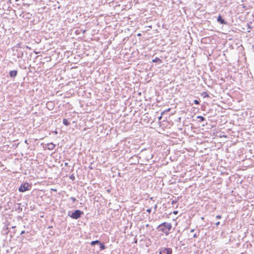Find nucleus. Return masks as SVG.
Here are the masks:
<instances>
[{
    "label": "nucleus",
    "instance_id": "nucleus-1",
    "mask_svg": "<svg viewBox=\"0 0 254 254\" xmlns=\"http://www.w3.org/2000/svg\"><path fill=\"white\" fill-rule=\"evenodd\" d=\"M172 227L171 223L163 222L158 225L156 229L158 231H161L164 233L166 236H167L169 234L170 231L172 229Z\"/></svg>",
    "mask_w": 254,
    "mask_h": 254
},
{
    "label": "nucleus",
    "instance_id": "nucleus-2",
    "mask_svg": "<svg viewBox=\"0 0 254 254\" xmlns=\"http://www.w3.org/2000/svg\"><path fill=\"white\" fill-rule=\"evenodd\" d=\"M83 212L77 209L75 210L74 211H68L67 213V215L69 216L70 218L73 219H78L80 218L82 215H83Z\"/></svg>",
    "mask_w": 254,
    "mask_h": 254
},
{
    "label": "nucleus",
    "instance_id": "nucleus-3",
    "mask_svg": "<svg viewBox=\"0 0 254 254\" xmlns=\"http://www.w3.org/2000/svg\"><path fill=\"white\" fill-rule=\"evenodd\" d=\"M31 188V186L28 183L22 184L19 187L18 190L20 192H25L27 190H29Z\"/></svg>",
    "mask_w": 254,
    "mask_h": 254
},
{
    "label": "nucleus",
    "instance_id": "nucleus-4",
    "mask_svg": "<svg viewBox=\"0 0 254 254\" xmlns=\"http://www.w3.org/2000/svg\"><path fill=\"white\" fill-rule=\"evenodd\" d=\"M172 250L171 248H161L160 250L159 254H172Z\"/></svg>",
    "mask_w": 254,
    "mask_h": 254
},
{
    "label": "nucleus",
    "instance_id": "nucleus-5",
    "mask_svg": "<svg viewBox=\"0 0 254 254\" xmlns=\"http://www.w3.org/2000/svg\"><path fill=\"white\" fill-rule=\"evenodd\" d=\"M54 107V103L52 101H49L46 104V107L49 110H52Z\"/></svg>",
    "mask_w": 254,
    "mask_h": 254
},
{
    "label": "nucleus",
    "instance_id": "nucleus-6",
    "mask_svg": "<svg viewBox=\"0 0 254 254\" xmlns=\"http://www.w3.org/2000/svg\"><path fill=\"white\" fill-rule=\"evenodd\" d=\"M18 71L17 70H10L9 72V76L11 78H14L17 75Z\"/></svg>",
    "mask_w": 254,
    "mask_h": 254
},
{
    "label": "nucleus",
    "instance_id": "nucleus-7",
    "mask_svg": "<svg viewBox=\"0 0 254 254\" xmlns=\"http://www.w3.org/2000/svg\"><path fill=\"white\" fill-rule=\"evenodd\" d=\"M217 21L221 24H227V22L224 19H223L221 15H219L217 19Z\"/></svg>",
    "mask_w": 254,
    "mask_h": 254
},
{
    "label": "nucleus",
    "instance_id": "nucleus-8",
    "mask_svg": "<svg viewBox=\"0 0 254 254\" xmlns=\"http://www.w3.org/2000/svg\"><path fill=\"white\" fill-rule=\"evenodd\" d=\"M46 145L47 146V148L50 150L54 149L55 147V145L52 142L47 143Z\"/></svg>",
    "mask_w": 254,
    "mask_h": 254
},
{
    "label": "nucleus",
    "instance_id": "nucleus-9",
    "mask_svg": "<svg viewBox=\"0 0 254 254\" xmlns=\"http://www.w3.org/2000/svg\"><path fill=\"white\" fill-rule=\"evenodd\" d=\"M153 63H162V61L161 59H160L158 57H156L154 59L152 60Z\"/></svg>",
    "mask_w": 254,
    "mask_h": 254
},
{
    "label": "nucleus",
    "instance_id": "nucleus-10",
    "mask_svg": "<svg viewBox=\"0 0 254 254\" xmlns=\"http://www.w3.org/2000/svg\"><path fill=\"white\" fill-rule=\"evenodd\" d=\"M15 210L18 211V212H20L22 210V208L21 207L20 204H18L17 207L15 208Z\"/></svg>",
    "mask_w": 254,
    "mask_h": 254
},
{
    "label": "nucleus",
    "instance_id": "nucleus-11",
    "mask_svg": "<svg viewBox=\"0 0 254 254\" xmlns=\"http://www.w3.org/2000/svg\"><path fill=\"white\" fill-rule=\"evenodd\" d=\"M196 118L199 119V122H202L205 120V119L201 116H198L196 117Z\"/></svg>",
    "mask_w": 254,
    "mask_h": 254
},
{
    "label": "nucleus",
    "instance_id": "nucleus-12",
    "mask_svg": "<svg viewBox=\"0 0 254 254\" xmlns=\"http://www.w3.org/2000/svg\"><path fill=\"white\" fill-rule=\"evenodd\" d=\"M63 123L66 126H68L70 125V123L66 119H64Z\"/></svg>",
    "mask_w": 254,
    "mask_h": 254
},
{
    "label": "nucleus",
    "instance_id": "nucleus-13",
    "mask_svg": "<svg viewBox=\"0 0 254 254\" xmlns=\"http://www.w3.org/2000/svg\"><path fill=\"white\" fill-rule=\"evenodd\" d=\"M100 244V242L99 240H95V241H92L91 242V245L92 246H94L96 244Z\"/></svg>",
    "mask_w": 254,
    "mask_h": 254
},
{
    "label": "nucleus",
    "instance_id": "nucleus-14",
    "mask_svg": "<svg viewBox=\"0 0 254 254\" xmlns=\"http://www.w3.org/2000/svg\"><path fill=\"white\" fill-rule=\"evenodd\" d=\"M99 245H100V250H103L106 249V246L103 243L100 242V244H99Z\"/></svg>",
    "mask_w": 254,
    "mask_h": 254
},
{
    "label": "nucleus",
    "instance_id": "nucleus-15",
    "mask_svg": "<svg viewBox=\"0 0 254 254\" xmlns=\"http://www.w3.org/2000/svg\"><path fill=\"white\" fill-rule=\"evenodd\" d=\"M201 95L203 96V98L209 97V96L208 95L207 93L206 92H202V94H201Z\"/></svg>",
    "mask_w": 254,
    "mask_h": 254
},
{
    "label": "nucleus",
    "instance_id": "nucleus-16",
    "mask_svg": "<svg viewBox=\"0 0 254 254\" xmlns=\"http://www.w3.org/2000/svg\"><path fill=\"white\" fill-rule=\"evenodd\" d=\"M23 55V52L22 51H20V52H18V53L17 54V58H22Z\"/></svg>",
    "mask_w": 254,
    "mask_h": 254
},
{
    "label": "nucleus",
    "instance_id": "nucleus-17",
    "mask_svg": "<svg viewBox=\"0 0 254 254\" xmlns=\"http://www.w3.org/2000/svg\"><path fill=\"white\" fill-rule=\"evenodd\" d=\"M69 178L72 180V181H74L75 179V176L74 175V174H71L70 176H69Z\"/></svg>",
    "mask_w": 254,
    "mask_h": 254
},
{
    "label": "nucleus",
    "instance_id": "nucleus-18",
    "mask_svg": "<svg viewBox=\"0 0 254 254\" xmlns=\"http://www.w3.org/2000/svg\"><path fill=\"white\" fill-rule=\"evenodd\" d=\"M70 199L72 200L73 203H74L76 201V198L73 197H71Z\"/></svg>",
    "mask_w": 254,
    "mask_h": 254
},
{
    "label": "nucleus",
    "instance_id": "nucleus-19",
    "mask_svg": "<svg viewBox=\"0 0 254 254\" xmlns=\"http://www.w3.org/2000/svg\"><path fill=\"white\" fill-rule=\"evenodd\" d=\"M177 202H178V200L177 199H174V200H172L171 203L173 205H174V204H176Z\"/></svg>",
    "mask_w": 254,
    "mask_h": 254
},
{
    "label": "nucleus",
    "instance_id": "nucleus-20",
    "mask_svg": "<svg viewBox=\"0 0 254 254\" xmlns=\"http://www.w3.org/2000/svg\"><path fill=\"white\" fill-rule=\"evenodd\" d=\"M193 103L196 105H198L199 104V101L197 100H194L193 101Z\"/></svg>",
    "mask_w": 254,
    "mask_h": 254
},
{
    "label": "nucleus",
    "instance_id": "nucleus-21",
    "mask_svg": "<svg viewBox=\"0 0 254 254\" xmlns=\"http://www.w3.org/2000/svg\"><path fill=\"white\" fill-rule=\"evenodd\" d=\"M251 24H252V22H251ZM247 26L248 27V29H251L252 28V27L250 25V23H248Z\"/></svg>",
    "mask_w": 254,
    "mask_h": 254
},
{
    "label": "nucleus",
    "instance_id": "nucleus-22",
    "mask_svg": "<svg viewBox=\"0 0 254 254\" xmlns=\"http://www.w3.org/2000/svg\"><path fill=\"white\" fill-rule=\"evenodd\" d=\"M221 217H222V216H221V215H217V216H216V218L217 219H221Z\"/></svg>",
    "mask_w": 254,
    "mask_h": 254
},
{
    "label": "nucleus",
    "instance_id": "nucleus-23",
    "mask_svg": "<svg viewBox=\"0 0 254 254\" xmlns=\"http://www.w3.org/2000/svg\"><path fill=\"white\" fill-rule=\"evenodd\" d=\"M146 211H147L148 213H150L151 212V208H150L147 209L146 210Z\"/></svg>",
    "mask_w": 254,
    "mask_h": 254
},
{
    "label": "nucleus",
    "instance_id": "nucleus-24",
    "mask_svg": "<svg viewBox=\"0 0 254 254\" xmlns=\"http://www.w3.org/2000/svg\"><path fill=\"white\" fill-rule=\"evenodd\" d=\"M162 115H163V113L161 114V115L159 117H158V120H161V119L162 118Z\"/></svg>",
    "mask_w": 254,
    "mask_h": 254
},
{
    "label": "nucleus",
    "instance_id": "nucleus-25",
    "mask_svg": "<svg viewBox=\"0 0 254 254\" xmlns=\"http://www.w3.org/2000/svg\"><path fill=\"white\" fill-rule=\"evenodd\" d=\"M178 211H174L173 212V213H174V214H178Z\"/></svg>",
    "mask_w": 254,
    "mask_h": 254
},
{
    "label": "nucleus",
    "instance_id": "nucleus-26",
    "mask_svg": "<svg viewBox=\"0 0 254 254\" xmlns=\"http://www.w3.org/2000/svg\"><path fill=\"white\" fill-rule=\"evenodd\" d=\"M219 224H220V222H219V221H218L217 222H216V223H215V225H216V226H218Z\"/></svg>",
    "mask_w": 254,
    "mask_h": 254
},
{
    "label": "nucleus",
    "instance_id": "nucleus-27",
    "mask_svg": "<svg viewBox=\"0 0 254 254\" xmlns=\"http://www.w3.org/2000/svg\"><path fill=\"white\" fill-rule=\"evenodd\" d=\"M25 233V231H21L20 235H21L24 234Z\"/></svg>",
    "mask_w": 254,
    "mask_h": 254
},
{
    "label": "nucleus",
    "instance_id": "nucleus-28",
    "mask_svg": "<svg viewBox=\"0 0 254 254\" xmlns=\"http://www.w3.org/2000/svg\"><path fill=\"white\" fill-rule=\"evenodd\" d=\"M25 143L27 144H28V140L27 139H26L24 141Z\"/></svg>",
    "mask_w": 254,
    "mask_h": 254
},
{
    "label": "nucleus",
    "instance_id": "nucleus-29",
    "mask_svg": "<svg viewBox=\"0 0 254 254\" xmlns=\"http://www.w3.org/2000/svg\"><path fill=\"white\" fill-rule=\"evenodd\" d=\"M16 47H18V48H20V44H18L17 45H16Z\"/></svg>",
    "mask_w": 254,
    "mask_h": 254
},
{
    "label": "nucleus",
    "instance_id": "nucleus-30",
    "mask_svg": "<svg viewBox=\"0 0 254 254\" xmlns=\"http://www.w3.org/2000/svg\"><path fill=\"white\" fill-rule=\"evenodd\" d=\"M64 166H68V163H66H66H64Z\"/></svg>",
    "mask_w": 254,
    "mask_h": 254
},
{
    "label": "nucleus",
    "instance_id": "nucleus-31",
    "mask_svg": "<svg viewBox=\"0 0 254 254\" xmlns=\"http://www.w3.org/2000/svg\"><path fill=\"white\" fill-rule=\"evenodd\" d=\"M156 208H157V204H156V205H155V206H154V209H155V210H156Z\"/></svg>",
    "mask_w": 254,
    "mask_h": 254
},
{
    "label": "nucleus",
    "instance_id": "nucleus-32",
    "mask_svg": "<svg viewBox=\"0 0 254 254\" xmlns=\"http://www.w3.org/2000/svg\"><path fill=\"white\" fill-rule=\"evenodd\" d=\"M137 239H135V240L134 241V243H137Z\"/></svg>",
    "mask_w": 254,
    "mask_h": 254
},
{
    "label": "nucleus",
    "instance_id": "nucleus-33",
    "mask_svg": "<svg viewBox=\"0 0 254 254\" xmlns=\"http://www.w3.org/2000/svg\"><path fill=\"white\" fill-rule=\"evenodd\" d=\"M193 237H194V238L196 237V234H194V235H193Z\"/></svg>",
    "mask_w": 254,
    "mask_h": 254
},
{
    "label": "nucleus",
    "instance_id": "nucleus-34",
    "mask_svg": "<svg viewBox=\"0 0 254 254\" xmlns=\"http://www.w3.org/2000/svg\"><path fill=\"white\" fill-rule=\"evenodd\" d=\"M52 228V226H49V227H48V228Z\"/></svg>",
    "mask_w": 254,
    "mask_h": 254
},
{
    "label": "nucleus",
    "instance_id": "nucleus-35",
    "mask_svg": "<svg viewBox=\"0 0 254 254\" xmlns=\"http://www.w3.org/2000/svg\"><path fill=\"white\" fill-rule=\"evenodd\" d=\"M148 226H149V225H148V224H147V225H146V227H148Z\"/></svg>",
    "mask_w": 254,
    "mask_h": 254
},
{
    "label": "nucleus",
    "instance_id": "nucleus-36",
    "mask_svg": "<svg viewBox=\"0 0 254 254\" xmlns=\"http://www.w3.org/2000/svg\"><path fill=\"white\" fill-rule=\"evenodd\" d=\"M193 231H194L193 229H192L191 230V232H193Z\"/></svg>",
    "mask_w": 254,
    "mask_h": 254
},
{
    "label": "nucleus",
    "instance_id": "nucleus-37",
    "mask_svg": "<svg viewBox=\"0 0 254 254\" xmlns=\"http://www.w3.org/2000/svg\"><path fill=\"white\" fill-rule=\"evenodd\" d=\"M19 0H15V1H18Z\"/></svg>",
    "mask_w": 254,
    "mask_h": 254
}]
</instances>
